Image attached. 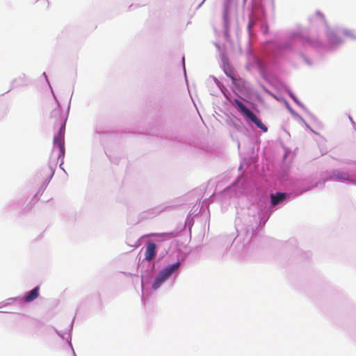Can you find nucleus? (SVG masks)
Segmentation results:
<instances>
[{
  "mask_svg": "<svg viewBox=\"0 0 356 356\" xmlns=\"http://www.w3.org/2000/svg\"><path fill=\"white\" fill-rule=\"evenodd\" d=\"M180 265L181 263L179 261H177L163 268L156 275L154 284L152 285V288L154 289H156L157 288H159L164 281H165L169 277H170L172 274L179 268Z\"/></svg>",
  "mask_w": 356,
  "mask_h": 356,
  "instance_id": "obj_1",
  "label": "nucleus"
},
{
  "mask_svg": "<svg viewBox=\"0 0 356 356\" xmlns=\"http://www.w3.org/2000/svg\"><path fill=\"white\" fill-rule=\"evenodd\" d=\"M235 104L238 110L252 122H253L258 128L261 129L264 132L268 131V127L264 125L260 119H259L250 109H248L241 101L235 99Z\"/></svg>",
  "mask_w": 356,
  "mask_h": 356,
  "instance_id": "obj_2",
  "label": "nucleus"
},
{
  "mask_svg": "<svg viewBox=\"0 0 356 356\" xmlns=\"http://www.w3.org/2000/svg\"><path fill=\"white\" fill-rule=\"evenodd\" d=\"M156 254V245L153 242H148L145 252V260L151 261Z\"/></svg>",
  "mask_w": 356,
  "mask_h": 356,
  "instance_id": "obj_3",
  "label": "nucleus"
},
{
  "mask_svg": "<svg viewBox=\"0 0 356 356\" xmlns=\"http://www.w3.org/2000/svg\"><path fill=\"white\" fill-rule=\"evenodd\" d=\"M54 144L55 146H58L62 154L64 153V131L63 127H60L57 136H54Z\"/></svg>",
  "mask_w": 356,
  "mask_h": 356,
  "instance_id": "obj_4",
  "label": "nucleus"
},
{
  "mask_svg": "<svg viewBox=\"0 0 356 356\" xmlns=\"http://www.w3.org/2000/svg\"><path fill=\"white\" fill-rule=\"evenodd\" d=\"M286 197V193H276L275 194H272L270 195L271 203L273 205H277L281 202H282Z\"/></svg>",
  "mask_w": 356,
  "mask_h": 356,
  "instance_id": "obj_5",
  "label": "nucleus"
},
{
  "mask_svg": "<svg viewBox=\"0 0 356 356\" xmlns=\"http://www.w3.org/2000/svg\"><path fill=\"white\" fill-rule=\"evenodd\" d=\"M40 287L36 286L32 289L25 297L24 301L26 302H30L35 300L39 296Z\"/></svg>",
  "mask_w": 356,
  "mask_h": 356,
  "instance_id": "obj_6",
  "label": "nucleus"
},
{
  "mask_svg": "<svg viewBox=\"0 0 356 356\" xmlns=\"http://www.w3.org/2000/svg\"><path fill=\"white\" fill-rule=\"evenodd\" d=\"M49 6L48 0H38L36 1V7L40 9L46 8Z\"/></svg>",
  "mask_w": 356,
  "mask_h": 356,
  "instance_id": "obj_7",
  "label": "nucleus"
},
{
  "mask_svg": "<svg viewBox=\"0 0 356 356\" xmlns=\"http://www.w3.org/2000/svg\"><path fill=\"white\" fill-rule=\"evenodd\" d=\"M291 97L293 99V100H294L296 102H298L297 99H296V98L294 97V96H293V95H291Z\"/></svg>",
  "mask_w": 356,
  "mask_h": 356,
  "instance_id": "obj_8",
  "label": "nucleus"
}]
</instances>
